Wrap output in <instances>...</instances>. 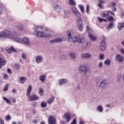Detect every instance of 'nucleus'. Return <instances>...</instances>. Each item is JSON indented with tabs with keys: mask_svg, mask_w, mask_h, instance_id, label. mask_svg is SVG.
Here are the masks:
<instances>
[{
	"mask_svg": "<svg viewBox=\"0 0 124 124\" xmlns=\"http://www.w3.org/2000/svg\"><path fill=\"white\" fill-rule=\"evenodd\" d=\"M0 38H9L18 43L23 42L27 46H30V39L27 37L21 39L16 32H11L8 30H5L0 32Z\"/></svg>",
	"mask_w": 124,
	"mask_h": 124,
	"instance_id": "f257e3e1",
	"label": "nucleus"
},
{
	"mask_svg": "<svg viewBox=\"0 0 124 124\" xmlns=\"http://www.w3.org/2000/svg\"><path fill=\"white\" fill-rule=\"evenodd\" d=\"M35 31H36L35 35L38 37H43L44 32L48 31V28L44 26H35L34 27Z\"/></svg>",
	"mask_w": 124,
	"mask_h": 124,
	"instance_id": "f03ea898",
	"label": "nucleus"
},
{
	"mask_svg": "<svg viewBox=\"0 0 124 124\" xmlns=\"http://www.w3.org/2000/svg\"><path fill=\"white\" fill-rule=\"evenodd\" d=\"M78 69L79 72H84V75L86 76V77H90V75H91V71H90L88 67L86 65H82L78 67Z\"/></svg>",
	"mask_w": 124,
	"mask_h": 124,
	"instance_id": "7ed1b4c3",
	"label": "nucleus"
},
{
	"mask_svg": "<svg viewBox=\"0 0 124 124\" xmlns=\"http://www.w3.org/2000/svg\"><path fill=\"white\" fill-rule=\"evenodd\" d=\"M110 83V81L108 80L107 79H99L97 82L96 84V86L98 88H103L104 87H105L106 85H108Z\"/></svg>",
	"mask_w": 124,
	"mask_h": 124,
	"instance_id": "20e7f679",
	"label": "nucleus"
},
{
	"mask_svg": "<svg viewBox=\"0 0 124 124\" xmlns=\"http://www.w3.org/2000/svg\"><path fill=\"white\" fill-rule=\"evenodd\" d=\"M73 43L78 42L79 44H81L85 42V39L84 37H81V35H78L73 39Z\"/></svg>",
	"mask_w": 124,
	"mask_h": 124,
	"instance_id": "39448f33",
	"label": "nucleus"
},
{
	"mask_svg": "<svg viewBox=\"0 0 124 124\" xmlns=\"http://www.w3.org/2000/svg\"><path fill=\"white\" fill-rule=\"evenodd\" d=\"M72 12L75 15L77 18L81 17V13L75 7H73L71 8Z\"/></svg>",
	"mask_w": 124,
	"mask_h": 124,
	"instance_id": "423d86ee",
	"label": "nucleus"
},
{
	"mask_svg": "<svg viewBox=\"0 0 124 124\" xmlns=\"http://www.w3.org/2000/svg\"><path fill=\"white\" fill-rule=\"evenodd\" d=\"M80 57L81 59H83L84 60H90L93 56L92 55V54L86 52L81 54Z\"/></svg>",
	"mask_w": 124,
	"mask_h": 124,
	"instance_id": "0eeeda50",
	"label": "nucleus"
},
{
	"mask_svg": "<svg viewBox=\"0 0 124 124\" xmlns=\"http://www.w3.org/2000/svg\"><path fill=\"white\" fill-rule=\"evenodd\" d=\"M64 119L65 120L66 123H68L72 120V117H71V114L68 112H66L64 114Z\"/></svg>",
	"mask_w": 124,
	"mask_h": 124,
	"instance_id": "6e6552de",
	"label": "nucleus"
},
{
	"mask_svg": "<svg viewBox=\"0 0 124 124\" xmlns=\"http://www.w3.org/2000/svg\"><path fill=\"white\" fill-rule=\"evenodd\" d=\"M28 97V100H29V101H33L34 100H38V99H39V97L38 96H37V95H29V97Z\"/></svg>",
	"mask_w": 124,
	"mask_h": 124,
	"instance_id": "1a4fd4ad",
	"label": "nucleus"
},
{
	"mask_svg": "<svg viewBox=\"0 0 124 124\" xmlns=\"http://www.w3.org/2000/svg\"><path fill=\"white\" fill-rule=\"evenodd\" d=\"M43 61V57L40 55H37L35 57V62L36 63H41Z\"/></svg>",
	"mask_w": 124,
	"mask_h": 124,
	"instance_id": "9d476101",
	"label": "nucleus"
},
{
	"mask_svg": "<svg viewBox=\"0 0 124 124\" xmlns=\"http://www.w3.org/2000/svg\"><path fill=\"white\" fill-rule=\"evenodd\" d=\"M48 124H56V119L55 117L50 116L48 118Z\"/></svg>",
	"mask_w": 124,
	"mask_h": 124,
	"instance_id": "9b49d317",
	"label": "nucleus"
},
{
	"mask_svg": "<svg viewBox=\"0 0 124 124\" xmlns=\"http://www.w3.org/2000/svg\"><path fill=\"white\" fill-rule=\"evenodd\" d=\"M67 82V79L66 78H62L58 80V85L60 87L62 86Z\"/></svg>",
	"mask_w": 124,
	"mask_h": 124,
	"instance_id": "f8f14e48",
	"label": "nucleus"
},
{
	"mask_svg": "<svg viewBox=\"0 0 124 124\" xmlns=\"http://www.w3.org/2000/svg\"><path fill=\"white\" fill-rule=\"evenodd\" d=\"M116 60L119 62L120 63H122L123 62H124V57L121 55H118L116 57Z\"/></svg>",
	"mask_w": 124,
	"mask_h": 124,
	"instance_id": "ddd939ff",
	"label": "nucleus"
},
{
	"mask_svg": "<svg viewBox=\"0 0 124 124\" xmlns=\"http://www.w3.org/2000/svg\"><path fill=\"white\" fill-rule=\"evenodd\" d=\"M32 90V86H31V85H30L27 88V93H26L27 97H30V95H31V93Z\"/></svg>",
	"mask_w": 124,
	"mask_h": 124,
	"instance_id": "4468645a",
	"label": "nucleus"
},
{
	"mask_svg": "<svg viewBox=\"0 0 124 124\" xmlns=\"http://www.w3.org/2000/svg\"><path fill=\"white\" fill-rule=\"evenodd\" d=\"M6 52L8 54H11V53H12V52H15V53H16L17 52V51H16V50H15V48H13V46H11L10 47V48H6Z\"/></svg>",
	"mask_w": 124,
	"mask_h": 124,
	"instance_id": "2eb2a0df",
	"label": "nucleus"
},
{
	"mask_svg": "<svg viewBox=\"0 0 124 124\" xmlns=\"http://www.w3.org/2000/svg\"><path fill=\"white\" fill-rule=\"evenodd\" d=\"M39 79L42 83H45V80H46V75H40L39 77Z\"/></svg>",
	"mask_w": 124,
	"mask_h": 124,
	"instance_id": "dca6fc26",
	"label": "nucleus"
},
{
	"mask_svg": "<svg viewBox=\"0 0 124 124\" xmlns=\"http://www.w3.org/2000/svg\"><path fill=\"white\" fill-rule=\"evenodd\" d=\"M64 16L65 18L70 17V11H69V10H65L64 12Z\"/></svg>",
	"mask_w": 124,
	"mask_h": 124,
	"instance_id": "f3484780",
	"label": "nucleus"
},
{
	"mask_svg": "<svg viewBox=\"0 0 124 124\" xmlns=\"http://www.w3.org/2000/svg\"><path fill=\"white\" fill-rule=\"evenodd\" d=\"M106 38L105 37L102 36L101 41L100 43V45L102 46H106V43L105 42Z\"/></svg>",
	"mask_w": 124,
	"mask_h": 124,
	"instance_id": "a211bd4d",
	"label": "nucleus"
},
{
	"mask_svg": "<svg viewBox=\"0 0 124 124\" xmlns=\"http://www.w3.org/2000/svg\"><path fill=\"white\" fill-rule=\"evenodd\" d=\"M98 6L99 7H100V8H102V7H103L102 6V5H101V3L102 4H104V3H106V2H107V0H98Z\"/></svg>",
	"mask_w": 124,
	"mask_h": 124,
	"instance_id": "6ab92c4d",
	"label": "nucleus"
},
{
	"mask_svg": "<svg viewBox=\"0 0 124 124\" xmlns=\"http://www.w3.org/2000/svg\"><path fill=\"white\" fill-rule=\"evenodd\" d=\"M54 10L56 11V12L60 13L62 10V8L60 5H56L54 6Z\"/></svg>",
	"mask_w": 124,
	"mask_h": 124,
	"instance_id": "aec40b11",
	"label": "nucleus"
},
{
	"mask_svg": "<svg viewBox=\"0 0 124 124\" xmlns=\"http://www.w3.org/2000/svg\"><path fill=\"white\" fill-rule=\"evenodd\" d=\"M7 62L3 58H0V69L1 68L2 65H4Z\"/></svg>",
	"mask_w": 124,
	"mask_h": 124,
	"instance_id": "412c9836",
	"label": "nucleus"
},
{
	"mask_svg": "<svg viewBox=\"0 0 124 124\" xmlns=\"http://www.w3.org/2000/svg\"><path fill=\"white\" fill-rule=\"evenodd\" d=\"M114 28V23L113 22H110L108 24V26L106 27L107 30H109L113 29Z\"/></svg>",
	"mask_w": 124,
	"mask_h": 124,
	"instance_id": "4be33fe9",
	"label": "nucleus"
},
{
	"mask_svg": "<svg viewBox=\"0 0 124 124\" xmlns=\"http://www.w3.org/2000/svg\"><path fill=\"white\" fill-rule=\"evenodd\" d=\"M26 81H27V78L25 77H21L19 79V82L21 84H24Z\"/></svg>",
	"mask_w": 124,
	"mask_h": 124,
	"instance_id": "5701e85b",
	"label": "nucleus"
},
{
	"mask_svg": "<svg viewBox=\"0 0 124 124\" xmlns=\"http://www.w3.org/2000/svg\"><path fill=\"white\" fill-rule=\"evenodd\" d=\"M77 24L78 26L83 24V23H82V17H81V16H79V17H77Z\"/></svg>",
	"mask_w": 124,
	"mask_h": 124,
	"instance_id": "b1692460",
	"label": "nucleus"
},
{
	"mask_svg": "<svg viewBox=\"0 0 124 124\" xmlns=\"http://www.w3.org/2000/svg\"><path fill=\"white\" fill-rule=\"evenodd\" d=\"M55 100V97H51L47 101V103L48 104H51V103H53V101Z\"/></svg>",
	"mask_w": 124,
	"mask_h": 124,
	"instance_id": "393cba45",
	"label": "nucleus"
},
{
	"mask_svg": "<svg viewBox=\"0 0 124 124\" xmlns=\"http://www.w3.org/2000/svg\"><path fill=\"white\" fill-rule=\"evenodd\" d=\"M67 35L69 39H71L72 38V31H67Z\"/></svg>",
	"mask_w": 124,
	"mask_h": 124,
	"instance_id": "a878e982",
	"label": "nucleus"
},
{
	"mask_svg": "<svg viewBox=\"0 0 124 124\" xmlns=\"http://www.w3.org/2000/svg\"><path fill=\"white\" fill-rule=\"evenodd\" d=\"M89 36L90 39L92 40V41H95V40H96V37H95L93 35L91 34H89Z\"/></svg>",
	"mask_w": 124,
	"mask_h": 124,
	"instance_id": "bb28decb",
	"label": "nucleus"
},
{
	"mask_svg": "<svg viewBox=\"0 0 124 124\" xmlns=\"http://www.w3.org/2000/svg\"><path fill=\"white\" fill-rule=\"evenodd\" d=\"M96 109L99 111V112H103V107L101 105H99L97 106Z\"/></svg>",
	"mask_w": 124,
	"mask_h": 124,
	"instance_id": "cd10ccee",
	"label": "nucleus"
},
{
	"mask_svg": "<svg viewBox=\"0 0 124 124\" xmlns=\"http://www.w3.org/2000/svg\"><path fill=\"white\" fill-rule=\"evenodd\" d=\"M69 56L71 57V58H72V59H76V53L75 52H72L69 53Z\"/></svg>",
	"mask_w": 124,
	"mask_h": 124,
	"instance_id": "c85d7f7f",
	"label": "nucleus"
},
{
	"mask_svg": "<svg viewBox=\"0 0 124 124\" xmlns=\"http://www.w3.org/2000/svg\"><path fill=\"white\" fill-rule=\"evenodd\" d=\"M118 30L121 31L123 28H124V23H119L118 26Z\"/></svg>",
	"mask_w": 124,
	"mask_h": 124,
	"instance_id": "c756f323",
	"label": "nucleus"
},
{
	"mask_svg": "<svg viewBox=\"0 0 124 124\" xmlns=\"http://www.w3.org/2000/svg\"><path fill=\"white\" fill-rule=\"evenodd\" d=\"M104 63L106 65H110L111 64V60L110 59H107L104 61Z\"/></svg>",
	"mask_w": 124,
	"mask_h": 124,
	"instance_id": "7c9ffc66",
	"label": "nucleus"
},
{
	"mask_svg": "<svg viewBox=\"0 0 124 124\" xmlns=\"http://www.w3.org/2000/svg\"><path fill=\"white\" fill-rule=\"evenodd\" d=\"M51 34L50 33H45L44 32V36L43 37H46V38H48V37H51Z\"/></svg>",
	"mask_w": 124,
	"mask_h": 124,
	"instance_id": "2f4dec72",
	"label": "nucleus"
},
{
	"mask_svg": "<svg viewBox=\"0 0 124 124\" xmlns=\"http://www.w3.org/2000/svg\"><path fill=\"white\" fill-rule=\"evenodd\" d=\"M56 42L57 43H62V39L61 37H57L55 39Z\"/></svg>",
	"mask_w": 124,
	"mask_h": 124,
	"instance_id": "473e14b6",
	"label": "nucleus"
},
{
	"mask_svg": "<svg viewBox=\"0 0 124 124\" xmlns=\"http://www.w3.org/2000/svg\"><path fill=\"white\" fill-rule=\"evenodd\" d=\"M2 99H3V100L6 101V103H7L8 104H11V102H10V100H9V99H7V98H6V97H3Z\"/></svg>",
	"mask_w": 124,
	"mask_h": 124,
	"instance_id": "72a5a7b5",
	"label": "nucleus"
},
{
	"mask_svg": "<svg viewBox=\"0 0 124 124\" xmlns=\"http://www.w3.org/2000/svg\"><path fill=\"white\" fill-rule=\"evenodd\" d=\"M39 94L41 96H43L44 95V91H43V89L42 88L39 89Z\"/></svg>",
	"mask_w": 124,
	"mask_h": 124,
	"instance_id": "f704fd0d",
	"label": "nucleus"
},
{
	"mask_svg": "<svg viewBox=\"0 0 124 124\" xmlns=\"http://www.w3.org/2000/svg\"><path fill=\"white\" fill-rule=\"evenodd\" d=\"M102 15V17L105 18V17H108L109 16V14L107 12H103L101 14Z\"/></svg>",
	"mask_w": 124,
	"mask_h": 124,
	"instance_id": "c9c22d12",
	"label": "nucleus"
},
{
	"mask_svg": "<svg viewBox=\"0 0 124 124\" xmlns=\"http://www.w3.org/2000/svg\"><path fill=\"white\" fill-rule=\"evenodd\" d=\"M78 8H79L81 13H84L85 10L84 9V7L82 5H78Z\"/></svg>",
	"mask_w": 124,
	"mask_h": 124,
	"instance_id": "e433bc0d",
	"label": "nucleus"
},
{
	"mask_svg": "<svg viewBox=\"0 0 124 124\" xmlns=\"http://www.w3.org/2000/svg\"><path fill=\"white\" fill-rule=\"evenodd\" d=\"M41 106L42 108H45V107H47V104L43 102L41 104Z\"/></svg>",
	"mask_w": 124,
	"mask_h": 124,
	"instance_id": "4c0bfd02",
	"label": "nucleus"
},
{
	"mask_svg": "<svg viewBox=\"0 0 124 124\" xmlns=\"http://www.w3.org/2000/svg\"><path fill=\"white\" fill-rule=\"evenodd\" d=\"M98 68H102L103 67V62H99L98 64Z\"/></svg>",
	"mask_w": 124,
	"mask_h": 124,
	"instance_id": "58836bf2",
	"label": "nucleus"
},
{
	"mask_svg": "<svg viewBox=\"0 0 124 124\" xmlns=\"http://www.w3.org/2000/svg\"><path fill=\"white\" fill-rule=\"evenodd\" d=\"M69 3L70 5H75L76 3L73 0H70L69 1Z\"/></svg>",
	"mask_w": 124,
	"mask_h": 124,
	"instance_id": "ea45409f",
	"label": "nucleus"
},
{
	"mask_svg": "<svg viewBox=\"0 0 124 124\" xmlns=\"http://www.w3.org/2000/svg\"><path fill=\"white\" fill-rule=\"evenodd\" d=\"M100 49L101 51H105V49H106V46H100Z\"/></svg>",
	"mask_w": 124,
	"mask_h": 124,
	"instance_id": "a19ab883",
	"label": "nucleus"
},
{
	"mask_svg": "<svg viewBox=\"0 0 124 124\" xmlns=\"http://www.w3.org/2000/svg\"><path fill=\"white\" fill-rule=\"evenodd\" d=\"M99 60L102 61V60H104V54H101L99 55Z\"/></svg>",
	"mask_w": 124,
	"mask_h": 124,
	"instance_id": "79ce46f5",
	"label": "nucleus"
},
{
	"mask_svg": "<svg viewBox=\"0 0 124 124\" xmlns=\"http://www.w3.org/2000/svg\"><path fill=\"white\" fill-rule=\"evenodd\" d=\"M86 12L88 14L90 13V5L86 6Z\"/></svg>",
	"mask_w": 124,
	"mask_h": 124,
	"instance_id": "37998d69",
	"label": "nucleus"
},
{
	"mask_svg": "<svg viewBox=\"0 0 124 124\" xmlns=\"http://www.w3.org/2000/svg\"><path fill=\"white\" fill-rule=\"evenodd\" d=\"M78 26V27L79 31H83V24H80V25H79Z\"/></svg>",
	"mask_w": 124,
	"mask_h": 124,
	"instance_id": "c03bdc74",
	"label": "nucleus"
},
{
	"mask_svg": "<svg viewBox=\"0 0 124 124\" xmlns=\"http://www.w3.org/2000/svg\"><path fill=\"white\" fill-rule=\"evenodd\" d=\"M17 27L18 30H20V31H24V27H23V26L20 25H17Z\"/></svg>",
	"mask_w": 124,
	"mask_h": 124,
	"instance_id": "a18cd8bd",
	"label": "nucleus"
},
{
	"mask_svg": "<svg viewBox=\"0 0 124 124\" xmlns=\"http://www.w3.org/2000/svg\"><path fill=\"white\" fill-rule=\"evenodd\" d=\"M60 59L61 60H66V57L64 54H62L60 56Z\"/></svg>",
	"mask_w": 124,
	"mask_h": 124,
	"instance_id": "49530a36",
	"label": "nucleus"
},
{
	"mask_svg": "<svg viewBox=\"0 0 124 124\" xmlns=\"http://www.w3.org/2000/svg\"><path fill=\"white\" fill-rule=\"evenodd\" d=\"M107 20L108 21H110V22H112V21L114 20V18L113 17V16H110L107 18Z\"/></svg>",
	"mask_w": 124,
	"mask_h": 124,
	"instance_id": "de8ad7c7",
	"label": "nucleus"
},
{
	"mask_svg": "<svg viewBox=\"0 0 124 124\" xmlns=\"http://www.w3.org/2000/svg\"><path fill=\"white\" fill-rule=\"evenodd\" d=\"M56 39H52L49 41V43H50V44H54V43H56Z\"/></svg>",
	"mask_w": 124,
	"mask_h": 124,
	"instance_id": "09e8293b",
	"label": "nucleus"
},
{
	"mask_svg": "<svg viewBox=\"0 0 124 124\" xmlns=\"http://www.w3.org/2000/svg\"><path fill=\"white\" fill-rule=\"evenodd\" d=\"M91 42H88L87 44H86V46H85V47H86V48H90V47H91Z\"/></svg>",
	"mask_w": 124,
	"mask_h": 124,
	"instance_id": "8fccbe9b",
	"label": "nucleus"
},
{
	"mask_svg": "<svg viewBox=\"0 0 124 124\" xmlns=\"http://www.w3.org/2000/svg\"><path fill=\"white\" fill-rule=\"evenodd\" d=\"M5 119L6 121H9V120L11 119V117H10V115H8L5 117Z\"/></svg>",
	"mask_w": 124,
	"mask_h": 124,
	"instance_id": "3c124183",
	"label": "nucleus"
},
{
	"mask_svg": "<svg viewBox=\"0 0 124 124\" xmlns=\"http://www.w3.org/2000/svg\"><path fill=\"white\" fill-rule=\"evenodd\" d=\"M2 12H3V7L0 6V15L2 14Z\"/></svg>",
	"mask_w": 124,
	"mask_h": 124,
	"instance_id": "603ef678",
	"label": "nucleus"
},
{
	"mask_svg": "<svg viewBox=\"0 0 124 124\" xmlns=\"http://www.w3.org/2000/svg\"><path fill=\"white\" fill-rule=\"evenodd\" d=\"M80 50H85L86 49H88V47H87L86 46H80Z\"/></svg>",
	"mask_w": 124,
	"mask_h": 124,
	"instance_id": "864d4df0",
	"label": "nucleus"
},
{
	"mask_svg": "<svg viewBox=\"0 0 124 124\" xmlns=\"http://www.w3.org/2000/svg\"><path fill=\"white\" fill-rule=\"evenodd\" d=\"M0 124H4V120L1 117L0 119Z\"/></svg>",
	"mask_w": 124,
	"mask_h": 124,
	"instance_id": "5fc2aeb1",
	"label": "nucleus"
},
{
	"mask_svg": "<svg viewBox=\"0 0 124 124\" xmlns=\"http://www.w3.org/2000/svg\"><path fill=\"white\" fill-rule=\"evenodd\" d=\"M103 18H101L99 17H98V22H99V23H101V22H102L103 21Z\"/></svg>",
	"mask_w": 124,
	"mask_h": 124,
	"instance_id": "6e6d98bb",
	"label": "nucleus"
},
{
	"mask_svg": "<svg viewBox=\"0 0 124 124\" xmlns=\"http://www.w3.org/2000/svg\"><path fill=\"white\" fill-rule=\"evenodd\" d=\"M15 68L16 69H20V65L16 64L15 65Z\"/></svg>",
	"mask_w": 124,
	"mask_h": 124,
	"instance_id": "4d7b16f0",
	"label": "nucleus"
},
{
	"mask_svg": "<svg viewBox=\"0 0 124 124\" xmlns=\"http://www.w3.org/2000/svg\"><path fill=\"white\" fill-rule=\"evenodd\" d=\"M26 57H27V55H26V54L23 53L22 54L21 57L22 58V59H26Z\"/></svg>",
	"mask_w": 124,
	"mask_h": 124,
	"instance_id": "13d9d810",
	"label": "nucleus"
},
{
	"mask_svg": "<svg viewBox=\"0 0 124 124\" xmlns=\"http://www.w3.org/2000/svg\"><path fill=\"white\" fill-rule=\"evenodd\" d=\"M87 30L88 32H91L92 31V29H91V28L88 26H87Z\"/></svg>",
	"mask_w": 124,
	"mask_h": 124,
	"instance_id": "bf43d9fd",
	"label": "nucleus"
},
{
	"mask_svg": "<svg viewBox=\"0 0 124 124\" xmlns=\"http://www.w3.org/2000/svg\"><path fill=\"white\" fill-rule=\"evenodd\" d=\"M4 79H5L6 80L7 79V78H8V75L7 74H4L3 76Z\"/></svg>",
	"mask_w": 124,
	"mask_h": 124,
	"instance_id": "052dcab7",
	"label": "nucleus"
},
{
	"mask_svg": "<svg viewBox=\"0 0 124 124\" xmlns=\"http://www.w3.org/2000/svg\"><path fill=\"white\" fill-rule=\"evenodd\" d=\"M71 124H77V123H76V119H74L73 120L72 122L71 123Z\"/></svg>",
	"mask_w": 124,
	"mask_h": 124,
	"instance_id": "680f3d73",
	"label": "nucleus"
},
{
	"mask_svg": "<svg viewBox=\"0 0 124 124\" xmlns=\"http://www.w3.org/2000/svg\"><path fill=\"white\" fill-rule=\"evenodd\" d=\"M37 106V103L36 102L33 103V107H36Z\"/></svg>",
	"mask_w": 124,
	"mask_h": 124,
	"instance_id": "e2e57ef3",
	"label": "nucleus"
},
{
	"mask_svg": "<svg viewBox=\"0 0 124 124\" xmlns=\"http://www.w3.org/2000/svg\"><path fill=\"white\" fill-rule=\"evenodd\" d=\"M111 10H112L113 11L115 12V11H117V8L116 7H113L111 9Z\"/></svg>",
	"mask_w": 124,
	"mask_h": 124,
	"instance_id": "0e129e2a",
	"label": "nucleus"
},
{
	"mask_svg": "<svg viewBox=\"0 0 124 124\" xmlns=\"http://www.w3.org/2000/svg\"><path fill=\"white\" fill-rule=\"evenodd\" d=\"M12 102L13 103H16V99L14 98V99H12Z\"/></svg>",
	"mask_w": 124,
	"mask_h": 124,
	"instance_id": "69168bd1",
	"label": "nucleus"
},
{
	"mask_svg": "<svg viewBox=\"0 0 124 124\" xmlns=\"http://www.w3.org/2000/svg\"><path fill=\"white\" fill-rule=\"evenodd\" d=\"M33 124H36L37 123H38L37 119H34V120L33 121Z\"/></svg>",
	"mask_w": 124,
	"mask_h": 124,
	"instance_id": "338daca9",
	"label": "nucleus"
},
{
	"mask_svg": "<svg viewBox=\"0 0 124 124\" xmlns=\"http://www.w3.org/2000/svg\"><path fill=\"white\" fill-rule=\"evenodd\" d=\"M120 52L121 53H122V54H124V48H122L120 50Z\"/></svg>",
	"mask_w": 124,
	"mask_h": 124,
	"instance_id": "774afa93",
	"label": "nucleus"
}]
</instances>
